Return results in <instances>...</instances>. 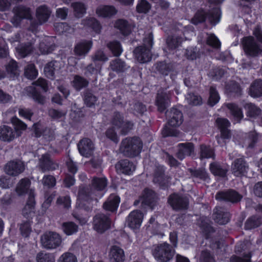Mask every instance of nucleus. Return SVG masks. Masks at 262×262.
I'll return each mask as SVG.
<instances>
[{
    "mask_svg": "<svg viewBox=\"0 0 262 262\" xmlns=\"http://www.w3.org/2000/svg\"><path fill=\"white\" fill-rule=\"evenodd\" d=\"M107 185V180L105 178L94 177L92 185L80 187L78 192L77 205L80 208L89 210L92 208L91 202L93 200V195L97 191L103 190Z\"/></svg>",
    "mask_w": 262,
    "mask_h": 262,
    "instance_id": "nucleus-1",
    "label": "nucleus"
},
{
    "mask_svg": "<svg viewBox=\"0 0 262 262\" xmlns=\"http://www.w3.org/2000/svg\"><path fill=\"white\" fill-rule=\"evenodd\" d=\"M142 146V142L140 138H126L121 141L119 150L124 156L134 157L140 154Z\"/></svg>",
    "mask_w": 262,
    "mask_h": 262,
    "instance_id": "nucleus-2",
    "label": "nucleus"
},
{
    "mask_svg": "<svg viewBox=\"0 0 262 262\" xmlns=\"http://www.w3.org/2000/svg\"><path fill=\"white\" fill-rule=\"evenodd\" d=\"M153 45V35L149 33L143 40V45L137 47L134 52L135 58L140 63H145L151 59V49Z\"/></svg>",
    "mask_w": 262,
    "mask_h": 262,
    "instance_id": "nucleus-3",
    "label": "nucleus"
},
{
    "mask_svg": "<svg viewBox=\"0 0 262 262\" xmlns=\"http://www.w3.org/2000/svg\"><path fill=\"white\" fill-rule=\"evenodd\" d=\"M152 254L158 262H169L172 259L175 250L169 244L164 243L155 246Z\"/></svg>",
    "mask_w": 262,
    "mask_h": 262,
    "instance_id": "nucleus-4",
    "label": "nucleus"
},
{
    "mask_svg": "<svg viewBox=\"0 0 262 262\" xmlns=\"http://www.w3.org/2000/svg\"><path fill=\"white\" fill-rule=\"evenodd\" d=\"M61 236L54 231L46 232L40 236V243L42 247L47 250H53L61 245Z\"/></svg>",
    "mask_w": 262,
    "mask_h": 262,
    "instance_id": "nucleus-5",
    "label": "nucleus"
},
{
    "mask_svg": "<svg viewBox=\"0 0 262 262\" xmlns=\"http://www.w3.org/2000/svg\"><path fill=\"white\" fill-rule=\"evenodd\" d=\"M221 13V10L219 8H214L208 13L200 11L192 18L191 22L194 25H197L207 19L211 24L215 25L220 21Z\"/></svg>",
    "mask_w": 262,
    "mask_h": 262,
    "instance_id": "nucleus-6",
    "label": "nucleus"
},
{
    "mask_svg": "<svg viewBox=\"0 0 262 262\" xmlns=\"http://www.w3.org/2000/svg\"><path fill=\"white\" fill-rule=\"evenodd\" d=\"M112 123L117 128L120 129V133L122 135L127 134L134 126L133 122L127 120H125L123 115L119 112L114 113Z\"/></svg>",
    "mask_w": 262,
    "mask_h": 262,
    "instance_id": "nucleus-7",
    "label": "nucleus"
},
{
    "mask_svg": "<svg viewBox=\"0 0 262 262\" xmlns=\"http://www.w3.org/2000/svg\"><path fill=\"white\" fill-rule=\"evenodd\" d=\"M245 53L252 57H256L262 53V48L255 39L251 37H245L243 41Z\"/></svg>",
    "mask_w": 262,
    "mask_h": 262,
    "instance_id": "nucleus-8",
    "label": "nucleus"
},
{
    "mask_svg": "<svg viewBox=\"0 0 262 262\" xmlns=\"http://www.w3.org/2000/svg\"><path fill=\"white\" fill-rule=\"evenodd\" d=\"M14 16L11 21L15 27L18 26L22 19H30L32 18L31 13L29 8L23 6H18L13 9Z\"/></svg>",
    "mask_w": 262,
    "mask_h": 262,
    "instance_id": "nucleus-9",
    "label": "nucleus"
},
{
    "mask_svg": "<svg viewBox=\"0 0 262 262\" xmlns=\"http://www.w3.org/2000/svg\"><path fill=\"white\" fill-rule=\"evenodd\" d=\"M168 202L176 210L186 209L189 204L188 199L186 196L178 193H173L169 195Z\"/></svg>",
    "mask_w": 262,
    "mask_h": 262,
    "instance_id": "nucleus-10",
    "label": "nucleus"
},
{
    "mask_svg": "<svg viewBox=\"0 0 262 262\" xmlns=\"http://www.w3.org/2000/svg\"><path fill=\"white\" fill-rule=\"evenodd\" d=\"M25 169L24 162L16 159L8 162L5 166L4 171L8 175L15 177L21 173Z\"/></svg>",
    "mask_w": 262,
    "mask_h": 262,
    "instance_id": "nucleus-11",
    "label": "nucleus"
},
{
    "mask_svg": "<svg viewBox=\"0 0 262 262\" xmlns=\"http://www.w3.org/2000/svg\"><path fill=\"white\" fill-rule=\"evenodd\" d=\"M249 169V165L244 158L235 159L231 165L232 173L235 177L246 176Z\"/></svg>",
    "mask_w": 262,
    "mask_h": 262,
    "instance_id": "nucleus-12",
    "label": "nucleus"
},
{
    "mask_svg": "<svg viewBox=\"0 0 262 262\" xmlns=\"http://www.w3.org/2000/svg\"><path fill=\"white\" fill-rule=\"evenodd\" d=\"M93 225L96 231L102 233L110 227L111 221L107 216L98 214L94 217Z\"/></svg>",
    "mask_w": 262,
    "mask_h": 262,
    "instance_id": "nucleus-13",
    "label": "nucleus"
},
{
    "mask_svg": "<svg viewBox=\"0 0 262 262\" xmlns=\"http://www.w3.org/2000/svg\"><path fill=\"white\" fill-rule=\"evenodd\" d=\"M58 166V164L51 158L48 154L42 155L39 159L38 167L42 172L54 170Z\"/></svg>",
    "mask_w": 262,
    "mask_h": 262,
    "instance_id": "nucleus-14",
    "label": "nucleus"
},
{
    "mask_svg": "<svg viewBox=\"0 0 262 262\" xmlns=\"http://www.w3.org/2000/svg\"><path fill=\"white\" fill-rule=\"evenodd\" d=\"M250 245L248 242L238 243L236 246L235 251L237 252L245 251L244 253V255L243 257L233 256L231 258L230 262H251V255L250 252L246 251Z\"/></svg>",
    "mask_w": 262,
    "mask_h": 262,
    "instance_id": "nucleus-15",
    "label": "nucleus"
},
{
    "mask_svg": "<svg viewBox=\"0 0 262 262\" xmlns=\"http://www.w3.org/2000/svg\"><path fill=\"white\" fill-rule=\"evenodd\" d=\"M93 46L91 40H82L78 42L74 47V53L78 57L83 58L89 52Z\"/></svg>",
    "mask_w": 262,
    "mask_h": 262,
    "instance_id": "nucleus-16",
    "label": "nucleus"
},
{
    "mask_svg": "<svg viewBox=\"0 0 262 262\" xmlns=\"http://www.w3.org/2000/svg\"><path fill=\"white\" fill-rule=\"evenodd\" d=\"M215 198L220 201H225L234 203L239 202L242 198V196L234 190H229L217 192Z\"/></svg>",
    "mask_w": 262,
    "mask_h": 262,
    "instance_id": "nucleus-17",
    "label": "nucleus"
},
{
    "mask_svg": "<svg viewBox=\"0 0 262 262\" xmlns=\"http://www.w3.org/2000/svg\"><path fill=\"white\" fill-rule=\"evenodd\" d=\"M118 173L125 175H131L136 169V165L127 159L121 160L116 164Z\"/></svg>",
    "mask_w": 262,
    "mask_h": 262,
    "instance_id": "nucleus-18",
    "label": "nucleus"
},
{
    "mask_svg": "<svg viewBox=\"0 0 262 262\" xmlns=\"http://www.w3.org/2000/svg\"><path fill=\"white\" fill-rule=\"evenodd\" d=\"M230 217V213L224 208L217 207L214 210L213 219L219 224H226L229 222Z\"/></svg>",
    "mask_w": 262,
    "mask_h": 262,
    "instance_id": "nucleus-19",
    "label": "nucleus"
},
{
    "mask_svg": "<svg viewBox=\"0 0 262 262\" xmlns=\"http://www.w3.org/2000/svg\"><path fill=\"white\" fill-rule=\"evenodd\" d=\"M166 116L168 118V124L171 127L179 126L182 123L183 115L178 109L171 108L170 111L166 112Z\"/></svg>",
    "mask_w": 262,
    "mask_h": 262,
    "instance_id": "nucleus-20",
    "label": "nucleus"
},
{
    "mask_svg": "<svg viewBox=\"0 0 262 262\" xmlns=\"http://www.w3.org/2000/svg\"><path fill=\"white\" fill-rule=\"evenodd\" d=\"M78 148L80 154L85 157H90L94 149L92 141L88 138L82 139L78 144Z\"/></svg>",
    "mask_w": 262,
    "mask_h": 262,
    "instance_id": "nucleus-21",
    "label": "nucleus"
},
{
    "mask_svg": "<svg viewBox=\"0 0 262 262\" xmlns=\"http://www.w3.org/2000/svg\"><path fill=\"white\" fill-rule=\"evenodd\" d=\"M35 194L34 191L31 189L29 191L28 199L27 200L26 204L22 210L23 215L28 218L34 213L35 208Z\"/></svg>",
    "mask_w": 262,
    "mask_h": 262,
    "instance_id": "nucleus-22",
    "label": "nucleus"
},
{
    "mask_svg": "<svg viewBox=\"0 0 262 262\" xmlns=\"http://www.w3.org/2000/svg\"><path fill=\"white\" fill-rule=\"evenodd\" d=\"M143 219V213L139 210H134L128 216V225L133 229L138 228L141 225Z\"/></svg>",
    "mask_w": 262,
    "mask_h": 262,
    "instance_id": "nucleus-23",
    "label": "nucleus"
},
{
    "mask_svg": "<svg viewBox=\"0 0 262 262\" xmlns=\"http://www.w3.org/2000/svg\"><path fill=\"white\" fill-rule=\"evenodd\" d=\"M108 256L113 262H123L125 259L123 250L117 245H113L111 247Z\"/></svg>",
    "mask_w": 262,
    "mask_h": 262,
    "instance_id": "nucleus-24",
    "label": "nucleus"
},
{
    "mask_svg": "<svg viewBox=\"0 0 262 262\" xmlns=\"http://www.w3.org/2000/svg\"><path fill=\"white\" fill-rule=\"evenodd\" d=\"M157 198L155 192L151 190L145 189L141 197L140 201L142 204L149 206L151 209L156 205Z\"/></svg>",
    "mask_w": 262,
    "mask_h": 262,
    "instance_id": "nucleus-25",
    "label": "nucleus"
},
{
    "mask_svg": "<svg viewBox=\"0 0 262 262\" xmlns=\"http://www.w3.org/2000/svg\"><path fill=\"white\" fill-rule=\"evenodd\" d=\"M215 122L220 129L222 138L229 139L231 137L230 131L228 129L230 125L229 121L225 118H217Z\"/></svg>",
    "mask_w": 262,
    "mask_h": 262,
    "instance_id": "nucleus-26",
    "label": "nucleus"
},
{
    "mask_svg": "<svg viewBox=\"0 0 262 262\" xmlns=\"http://www.w3.org/2000/svg\"><path fill=\"white\" fill-rule=\"evenodd\" d=\"M178 151L177 153V158L182 160L186 156H190L193 152L194 147L192 143H180L178 145Z\"/></svg>",
    "mask_w": 262,
    "mask_h": 262,
    "instance_id": "nucleus-27",
    "label": "nucleus"
},
{
    "mask_svg": "<svg viewBox=\"0 0 262 262\" xmlns=\"http://www.w3.org/2000/svg\"><path fill=\"white\" fill-rule=\"evenodd\" d=\"M53 39L51 37H47L40 41L39 49L41 54H48L54 50L55 46Z\"/></svg>",
    "mask_w": 262,
    "mask_h": 262,
    "instance_id": "nucleus-28",
    "label": "nucleus"
},
{
    "mask_svg": "<svg viewBox=\"0 0 262 262\" xmlns=\"http://www.w3.org/2000/svg\"><path fill=\"white\" fill-rule=\"evenodd\" d=\"M158 110L162 112L169 106L170 104L169 97L165 92L158 93L156 102Z\"/></svg>",
    "mask_w": 262,
    "mask_h": 262,
    "instance_id": "nucleus-29",
    "label": "nucleus"
},
{
    "mask_svg": "<svg viewBox=\"0 0 262 262\" xmlns=\"http://www.w3.org/2000/svg\"><path fill=\"white\" fill-rule=\"evenodd\" d=\"M15 136V132L10 126L3 125L0 126V140L4 142L12 141Z\"/></svg>",
    "mask_w": 262,
    "mask_h": 262,
    "instance_id": "nucleus-30",
    "label": "nucleus"
},
{
    "mask_svg": "<svg viewBox=\"0 0 262 262\" xmlns=\"http://www.w3.org/2000/svg\"><path fill=\"white\" fill-rule=\"evenodd\" d=\"M169 179V177L164 175L163 167H161L155 171L153 181L154 183H158L160 186L164 188L167 187Z\"/></svg>",
    "mask_w": 262,
    "mask_h": 262,
    "instance_id": "nucleus-31",
    "label": "nucleus"
},
{
    "mask_svg": "<svg viewBox=\"0 0 262 262\" xmlns=\"http://www.w3.org/2000/svg\"><path fill=\"white\" fill-rule=\"evenodd\" d=\"M34 41H31L27 43H22L16 47V51L18 56L24 58L31 54L33 51V44Z\"/></svg>",
    "mask_w": 262,
    "mask_h": 262,
    "instance_id": "nucleus-32",
    "label": "nucleus"
},
{
    "mask_svg": "<svg viewBox=\"0 0 262 262\" xmlns=\"http://www.w3.org/2000/svg\"><path fill=\"white\" fill-rule=\"evenodd\" d=\"M51 13V10L46 6L43 5L39 7L36 11V16L39 24L46 22Z\"/></svg>",
    "mask_w": 262,
    "mask_h": 262,
    "instance_id": "nucleus-33",
    "label": "nucleus"
},
{
    "mask_svg": "<svg viewBox=\"0 0 262 262\" xmlns=\"http://www.w3.org/2000/svg\"><path fill=\"white\" fill-rule=\"evenodd\" d=\"M120 203V198L114 194L111 195L107 201L103 204V208L111 212L115 211Z\"/></svg>",
    "mask_w": 262,
    "mask_h": 262,
    "instance_id": "nucleus-34",
    "label": "nucleus"
},
{
    "mask_svg": "<svg viewBox=\"0 0 262 262\" xmlns=\"http://www.w3.org/2000/svg\"><path fill=\"white\" fill-rule=\"evenodd\" d=\"M114 27L123 35H128L131 32L132 26L125 19H119L116 21Z\"/></svg>",
    "mask_w": 262,
    "mask_h": 262,
    "instance_id": "nucleus-35",
    "label": "nucleus"
},
{
    "mask_svg": "<svg viewBox=\"0 0 262 262\" xmlns=\"http://www.w3.org/2000/svg\"><path fill=\"white\" fill-rule=\"evenodd\" d=\"M97 14L101 17H110L117 12L115 8L111 6H100L96 9Z\"/></svg>",
    "mask_w": 262,
    "mask_h": 262,
    "instance_id": "nucleus-36",
    "label": "nucleus"
},
{
    "mask_svg": "<svg viewBox=\"0 0 262 262\" xmlns=\"http://www.w3.org/2000/svg\"><path fill=\"white\" fill-rule=\"evenodd\" d=\"M249 94L253 97L257 98L262 96V80H255L249 89Z\"/></svg>",
    "mask_w": 262,
    "mask_h": 262,
    "instance_id": "nucleus-37",
    "label": "nucleus"
},
{
    "mask_svg": "<svg viewBox=\"0 0 262 262\" xmlns=\"http://www.w3.org/2000/svg\"><path fill=\"white\" fill-rule=\"evenodd\" d=\"M31 184L30 181L27 179H22L17 183L15 191L19 196H21L26 194L30 187Z\"/></svg>",
    "mask_w": 262,
    "mask_h": 262,
    "instance_id": "nucleus-38",
    "label": "nucleus"
},
{
    "mask_svg": "<svg viewBox=\"0 0 262 262\" xmlns=\"http://www.w3.org/2000/svg\"><path fill=\"white\" fill-rule=\"evenodd\" d=\"M225 105L230 110L235 121L238 122L243 118V114L242 110L237 105L234 103H227Z\"/></svg>",
    "mask_w": 262,
    "mask_h": 262,
    "instance_id": "nucleus-39",
    "label": "nucleus"
},
{
    "mask_svg": "<svg viewBox=\"0 0 262 262\" xmlns=\"http://www.w3.org/2000/svg\"><path fill=\"white\" fill-rule=\"evenodd\" d=\"M110 67L112 70L116 72H123L128 68L125 63L119 58L111 61Z\"/></svg>",
    "mask_w": 262,
    "mask_h": 262,
    "instance_id": "nucleus-40",
    "label": "nucleus"
},
{
    "mask_svg": "<svg viewBox=\"0 0 262 262\" xmlns=\"http://www.w3.org/2000/svg\"><path fill=\"white\" fill-rule=\"evenodd\" d=\"M200 158L201 159H209L214 158V152L212 148L205 144H201L200 146L199 152Z\"/></svg>",
    "mask_w": 262,
    "mask_h": 262,
    "instance_id": "nucleus-41",
    "label": "nucleus"
},
{
    "mask_svg": "<svg viewBox=\"0 0 262 262\" xmlns=\"http://www.w3.org/2000/svg\"><path fill=\"white\" fill-rule=\"evenodd\" d=\"M262 223V218L260 216H252L249 217L245 223V228L251 230L259 227Z\"/></svg>",
    "mask_w": 262,
    "mask_h": 262,
    "instance_id": "nucleus-42",
    "label": "nucleus"
},
{
    "mask_svg": "<svg viewBox=\"0 0 262 262\" xmlns=\"http://www.w3.org/2000/svg\"><path fill=\"white\" fill-rule=\"evenodd\" d=\"M183 39L176 35L168 36L166 39V44L169 49L173 50L179 47L182 42Z\"/></svg>",
    "mask_w": 262,
    "mask_h": 262,
    "instance_id": "nucleus-43",
    "label": "nucleus"
},
{
    "mask_svg": "<svg viewBox=\"0 0 262 262\" xmlns=\"http://www.w3.org/2000/svg\"><path fill=\"white\" fill-rule=\"evenodd\" d=\"M62 229L67 235L76 233L78 230V226L72 222H64L62 225Z\"/></svg>",
    "mask_w": 262,
    "mask_h": 262,
    "instance_id": "nucleus-44",
    "label": "nucleus"
},
{
    "mask_svg": "<svg viewBox=\"0 0 262 262\" xmlns=\"http://www.w3.org/2000/svg\"><path fill=\"white\" fill-rule=\"evenodd\" d=\"M7 75L10 77H14L19 75V70L17 63L14 60H11L6 66Z\"/></svg>",
    "mask_w": 262,
    "mask_h": 262,
    "instance_id": "nucleus-45",
    "label": "nucleus"
},
{
    "mask_svg": "<svg viewBox=\"0 0 262 262\" xmlns=\"http://www.w3.org/2000/svg\"><path fill=\"white\" fill-rule=\"evenodd\" d=\"M27 91L31 94V97L38 103L43 104L45 102V97L38 92L33 86L27 88Z\"/></svg>",
    "mask_w": 262,
    "mask_h": 262,
    "instance_id": "nucleus-46",
    "label": "nucleus"
},
{
    "mask_svg": "<svg viewBox=\"0 0 262 262\" xmlns=\"http://www.w3.org/2000/svg\"><path fill=\"white\" fill-rule=\"evenodd\" d=\"M82 24L86 26L92 28L96 33H99L101 27L99 22L93 17H90L82 20Z\"/></svg>",
    "mask_w": 262,
    "mask_h": 262,
    "instance_id": "nucleus-47",
    "label": "nucleus"
},
{
    "mask_svg": "<svg viewBox=\"0 0 262 262\" xmlns=\"http://www.w3.org/2000/svg\"><path fill=\"white\" fill-rule=\"evenodd\" d=\"M74 9V15L77 17H81L86 13V7L81 2H76L72 4Z\"/></svg>",
    "mask_w": 262,
    "mask_h": 262,
    "instance_id": "nucleus-48",
    "label": "nucleus"
},
{
    "mask_svg": "<svg viewBox=\"0 0 262 262\" xmlns=\"http://www.w3.org/2000/svg\"><path fill=\"white\" fill-rule=\"evenodd\" d=\"M191 177L195 179H200L202 180H206L208 178V176L206 171L204 169H188Z\"/></svg>",
    "mask_w": 262,
    "mask_h": 262,
    "instance_id": "nucleus-49",
    "label": "nucleus"
},
{
    "mask_svg": "<svg viewBox=\"0 0 262 262\" xmlns=\"http://www.w3.org/2000/svg\"><path fill=\"white\" fill-rule=\"evenodd\" d=\"M89 84V81L79 75H75L73 81V86L77 90H80L86 87Z\"/></svg>",
    "mask_w": 262,
    "mask_h": 262,
    "instance_id": "nucleus-50",
    "label": "nucleus"
},
{
    "mask_svg": "<svg viewBox=\"0 0 262 262\" xmlns=\"http://www.w3.org/2000/svg\"><path fill=\"white\" fill-rule=\"evenodd\" d=\"M98 100L97 97L90 91L86 90L84 94V101L85 105L88 107L94 105Z\"/></svg>",
    "mask_w": 262,
    "mask_h": 262,
    "instance_id": "nucleus-51",
    "label": "nucleus"
},
{
    "mask_svg": "<svg viewBox=\"0 0 262 262\" xmlns=\"http://www.w3.org/2000/svg\"><path fill=\"white\" fill-rule=\"evenodd\" d=\"M210 170L214 175L220 177L225 176L227 172L225 169H223L219 163L216 162L210 164Z\"/></svg>",
    "mask_w": 262,
    "mask_h": 262,
    "instance_id": "nucleus-52",
    "label": "nucleus"
},
{
    "mask_svg": "<svg viewBox=\"0 0 262 262\" xmlns=\"http://www.w3.org/2000/svg\"><path fill=\"white\" fill-rule=\"evenodd\" d=\"M107 47L115 56H119L122 52V49L119 41H113L107 43Z\"/></svg>",
    "mask_w": 262,
    "mask_h": 262,
    "instance_id": "nucleus-53",
    "label": "nucleus"
},
{
    "mask_svg": "<svg viewBox=\"0 0 262 262\" xmlns=\"http://www.w3.org/2000/svg\"><path fill=\"white\" fill-rule=\"evenodd\" d=\"M12 123L14 125L15 132L18 136L20 135L21 131L25 130L27 128V125L17 118H13L12 119Z\"/></svg>",
    "mask_w": 262,
    "mask_h": 262,
    "instance_id": "nucleus-54",
    "label": "nucleus"
},
{
    "mask_svg": "<svg viewBox=\"0 0 262 262\" xmlns=\"http://www.w3.org/2000/svg\"><path fill=\"white\" fill-rule=\"evenodd\" d=\"M186 99L188 103L191 105H199L202 103V98L194 94H187L186 96Z\"/></svg>",
    "mask_w": 262,
    "mask_h": 262,
    "instance_id": "nucleus-55",
    "label": "nucleus"
},
{
    "mask_svg": "<svg viewBox=\"0 0 262 262\" xmlns=\"http://www.w3.org/2000/svg\"><path fill=\"white\" fill-rule=\"evenodd\" d=\"M25 76L28 79H32L36 77L37 71L34 64L31 63L27 66L25 69Z\"/></svg>",
    "mask_w": 262,
    "mask_h": 262,
    "instance_id": "nucleus-56",
    "label": "nucleus"
},
{
    "mask_svg": "<svg viewBox=\"0 0 262 262\" xmlns=\"http://www.w3.org/2000/svg\"><path fill=\"white\" fill-rule=\"evenodd\" d=\"M57 63V62L56 61H51L46 65L44 68V72L47 77L51 79L54 78V71Z\"/></svg>",
    "mask_w": 262,
    "mask_h": 262,
    "instance_id": "nucleus-57",
    "label": "nucleus"
},
{
    "mask_svg": "<svg viewBox=\"0 0 262 262\" xmlns=\"http://www.w3.org/2000/svg\"><path fill=\"white\" fill-rule=\"evenodd\" d=\"M54 27L56 30L61 33H72L74 32V29L71 27L66 23H57L55 24Z\"/></svg>",
    "mask_w": 262,
    "mask_h": 262,
    "instance_id": "nucleus-58",
    "label": "nucleus"
},
{
    "mask_svg": "<svg viewBox=\"0 0 262 262\" xmlns=\"http://www.w3.org/2000/svg\"><path fill=\"white\" fill-rule=\"evenodd\" d=\"M245 108L247 111V115L250 117H254L259 115L260 113V110L251 103H246Z\"/></svg>",
    "mask_w": 262,
    "mask_h": 262,
    "instance_id": "nucleus-59",
    "label": "nucleus"
},
{
    "mask_svg": "<svg viewBox=\"0 0 262 262\" xmlns=\"http://www.w3.org/2000/svg\"><path fill=\"white\" fill-rule=\"evenodd\" d=\"M220 96L215 89L211 86L210 88V96L208 99V104L211 106L216 104L220 100Z\"/></svg>",
    "mask_w": 262,
    "mask_h": 262,
    "instance_id": "nucleus-60",
    "label": "nucleus"
},
{
    "mask_svg": "<svg viewBox=\"0 0 262 262\" xmlns=\"http://www.w3.org/2000/svg\"><path fill=\"white\" fill-rule=\"evenodd\" d=\"M37 262H55V258L50 253L39 252L36 256Z\"/></svg>",
    "mask_w": 262,
    "mask_h": 262,
    "instance_id": "nucleus-61",
    "label": "nucleus"
},
{
    "mask_svg": "<svg viewBox=\"0 0 262 262\" xmlns=\"http://www.w3.org/2000/svg\"><path fill=\"white\" fill-rule=\"evenodd\" d=\"M150 7V5L146 0H140L137 5L136 9L139 13H146Z\"/></svg>",
    "mask_w": 262,
    "mask_h": 262,
    "instance_id": "nucleus-62",
    "label": "nucleus"
},
{
    "mask_svg": "<svg viewBox=\"0 0 262 262\" xmlns=\"http://www.w3.org/2000/svg\"><path fill=\"white\" fill-rule=\"evenodd\" d=\"M206 42L208 45L215 49H219L221 46L220 40L217 37L213 34H208Z\"/></svg>",
    "mask_w": 262,
    "mask_h": 262,
    "instance_id": "nucleus-63",
    "label": "nucleus"
},
{
    "mask_svg": "<svg viewBox=\"0 0 262 262\" xmlns=\"http://www.w3.org/2000/svg\"><path fill=\"white\" fill-rule=\"evenodd\" d=\"M58 262H77L76 257L72 253L66 252L62 254Z\"/></svg>",
    "mask_w": 262,
    "mask_h": 262,
    "instance_id": "nucleus-64",
    "label": "nucleus"
}]
</instances>
